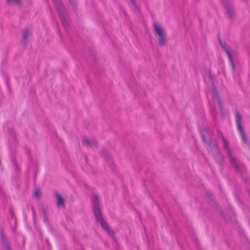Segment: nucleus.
<instances>
[{
	"instance_id": "12",
	"label": "nucleus",
	"mask_w": 250,
	"mask_h": 250,
	"mask_svg": "<svg viewBox=\"0 0 250 250\" xmlns=\"http://www.w3.org/2000/svg\"><path fill=\"white\" fill-rule=\"evenodd\" d=\"M104 157L105 159H106L107 161V164H108V165H109L110 166V168L111 169H114V162H113L112 159L110 157V156H109L108 153L105 154Z\"/></svg>"
},
{
	"instance_id": "5",
	"label": "nucleus",
	"mask_w": 250,
	"mask_h": 250,
	"mask_svg": "<svg viewBox=\"0 0 250 250\" xmlns=\"http://www.w3.org/2000/svg\"><path fill=\"white\" fill-rule=\"evenodd\" d=\"M221 1L225 7L229 18H233L235 15V11L231 2L229 0H221Z\"/></svg>"
},
{
	"instance_id": "6",
	"label": "nucleus",
	"mask_w": 250,
	"mask_h": 250,
	"mask_svg": "<svg viewBox=\"0 0 250 250\" xmlns=\"http://www.w3.org/2000/svg\"><path fill=\"white\" fill-rule=\"evenodd\" d=\"M220 43L222 48L225 50L229 57V60L231 64L232 69H234V63L232 60L231 50L227 47V44L225 42H222L221 40H220Z\"/></svg>"
},
{
	"instance_id": "20",
	"label": "nucleus",
	"mask_w": 250,
	"mask_h": 250,
	"mask_svg": "<svg viewBox=\"0 0 250 250\" xmlns=\"http://www.w3.org/2000/svg\"><path fill=\"white\" fill-rule=\"evenodd\" d=\"M203 138L204 141L205 142L206 141H205V136H203Z\"/></svg>"
},
{
	"instance_id": "7",
	"label": "nucleus",
	"mask_w": 250,
	"mask_h": 250,
	"mask_svg": "<svg viewBox=\"0 0 250 250\" xmlns=\"http://www.w3.org/2000/svg\"><path fill=\"white\" fill-rule=\"evenodd\" d=\"M31 34V31L28 28H26L23 30L21 42L23 46H26L28 37H29Z\"/></svg>"
},
{
	"instance_id": "13",
	"label": "nucleus",
	"mask_w": 250,
	"mask_h": 250,
	"mask_svg": "<svg viewBox=\"0 0 250 250\" xmlns=\"http://www.w3.org/2000/svg\"><path fill=\"white\" fill-rule=\"evenodd\" d=\"M6 1L10 5L20 6L21 4V0H6Z\"/></svg>"
},
{
	"instance_id": "21",
	"label": "nucleus",
	"mask_w": 250,
	"mask_h": 250,
	"mask_svg": "<svg viewBox=\"0 0 250 250\" xmlns=\"http://www.w3.org/2000/svg\"><path fill=\"white\" fill-rule=\"evenodd\" d=\"M32 211H33V212H34V208H32Z\"/></svg>"
},
{
	"instance_id": "14",
	"label": "nucleus",
	"mask_w": 250,
	"mask_h": 250,
	"mask_svg": "<svg viewBox=\"0 0 250 250\" xmlns=\"http://www.w3.org/2000/svg\"><path fill=\"white\" fill-rule=\"evenodd\" d=\"M1 238L3 242V246L6 249V250H10V246L7 242V241L6 239L2 233H1Z\"/></svg>"
},
{
	"instance_id": "22",
	"label": "nucleus",
	"mask_w": 250,
	"mask_h": 250,
	"mask_svg": "<svg viewBox=\"0 0 250 250\" xmlns=\"http://www.w3.org/2000/svg\"><path fill=\"white\" fill-rule=\"evenodd\" d=\"M69 0L70 1H72V0Z\"/></svg>"
},
{
	"instance_id": "4",
	"label": "nucleus",
	"mask_w": 250,
	"mask_h": 250,
	"mask_svg": "<svg viewBox=\"0 0 250 250\" xmlns=\"http://www.w3.org/2000/svg\"><path fill=\"white\" fill-rule=\"evenodd\" d=\"M235 119L237 129L241 135V138L244 143H247V139L244 133L243 127L242 126V116L238 111L236 112Z\"/></svg>"
},
{
	"instance_id": "19",
	"label": "nucleus",
	"mask_w": 250,
	"mask_h": 250,
	"mask_svg": "<svg viewBox=\"0 0 250 250\" xmlns=\"http://www.w3.org/2000/svg\"><path fill=\"white\" fill-rule=\"evenodd\" d=\"M91 168H92V167H91ZM87 172H89V173H90V172H93V170L92 169H91V170H88Z\"/></svg>"
},
{
	"instance_id": "10",
	"label": "nucleus",
	"mask_w": 250,
	"mask_h": 250,
	"mask_svg": "<svg viewBox=\"0 0 250 250\" xmlns=\"http://www.w3.org/2000/svg\"><path fill=\"white\" fill-rule=\"evenodd\" d=\"M55 196L57 199V205L59 207H64V200L63 198L61 196L60 193L56 192L55 193Z\"/></svg>"
},
{
	"instance_id": "16",
	"label": "nucleus",
	"mask_w": 250,
	"mask_h": 250,
	"mask_svg": "<svg viewBox=\"0 0 250 250\" xmlns=\"http://www.w3.org/2000/svg\"><path fill=\"white\" fill-rule=\"evenodd\" d=\"M35 196L38 198H40L41 192L39 190L36 189L35 191Z\"/></svg>"
},
{
	"instance_id": "18",
	"label": "nucleus",
	"mask_w": 250,
	"mask_h": 250,
	"mask_svg": "<svg viewBox=\"0 0 250 250\" xmlns=\"http://www.w3.org/2000/svg\"><path fill=\"white\" fill-rule=\"evenodd\" d=\"M62 23L65 26V25H67L66 22L64 21H62Z\"/></svg>"
},
{
	"instance_id": "3",
	"label": "nucleus",
	"mask_w": 250,
	"mask_h": 250,
	"mask_svg": "<svg viewBox=\"0 0 250 250\" xmlns=\"http://www.w3.org/2000/svg\"><path fill=\"white\" fill-rule=\"evenodd\" d=\"M222 141L223 142V145L224 147L226 149L228 154L229 156V157L232 163L233 164L236 170L240 172V174H242V170H241V167L239 166V165L237 163L235 159L232 156L231 150L230 148L229 147V144L228 142V141L223 137L222 136Z\"/></svg>"
},
{
	"instance_id": "2",
	"label": "nucleus",
	"mask_w": 250,
	"mask_h": 250,
	"mask_svg": "<svg viewBox=\"0 0 250 250\" xmlns=\"http://www.w3.org/2000/svg\"><path fill=\"white\" fill-rule=\"evenodd\" d=\"M153 27L155 33L159 36L158 42L160 46H164L167 44L166 33L163 27L159 23H153Z\"/></svg>"
},
{
	"instance_id": "9",
	"label": "nucleus",
	"mask_w": 250,
	"mask_h": 250,
	"mask_svg": "<svg viewBox=\"0 0 250 250\" xmlns=\"http://www.w3.org/2000/svg\"><path fill=\"white\" fill-rule=\"evenodd\" d=\"M83 144L86 146L96 147L97 142L95 139L89 140L86 137L83 138Z\"/></svg>"
},
{
	"instance_id": "11",
	"label": "nucleus",
	"mask_w": 250,
	"mask_h": 250,
	"mask_svg": "<svg viewBox=\"0 0 250 250\" xmlns=\"http://www.w3.org/2000/svg\"><path fill=\"white\" fill-rule=\"evenodd\" d=\"M53 3L55 6L57 7L59 14H62L63 12V7L62 3L58 0H53Z\"/></svg>"
},
{
	"instance_id": "15",
	"label": "nucleus",
	"mask_w": 250,
	"mask_h": 250,
	"mask_svg": "<svg viewBox=\"0 0 250 250\" xmlns=\"http://www.w3.org/2000/svg\"><path fill=\"white\" fill-rule=\"evenodd\" d=\"M42 212L43 213V221L45 223H48V217H47V216L46 214V211H45V210L44 209V208H42Z\"/></svg>"
},
{
	"instance_id": "8",
	"label": "nucleus",
	"mask_w": 250,
	"mask_h": 250,
	"mask_svg": "<svg viewBox=\"0 0 250 250\" xmlns=\"http://www.w3.org/2000/svg\"><path fill=\"white\" fill-rule=\"evenodd\" d=\"M212 93L213 95V97L215 101L216 104H218L219 108L221 110L223 109V106L221 103V101L219 97L218 92L215 88H213L212 89Z\"/></svg>"
},
{
	"instance_id": "1",
	"label": "nucleus",
	"mask_w": 250,
	"mask_h": 250,
	"mask_svg": "<svg viewBox=\"0 0 250 250\" xmlns=\"http://www.w3.org/2000/svg\"><path fill=\"white\" fill-rule=\"evenodd\" d=\"M92 201L93 203V212L97 221L100 223L103 229H104L109 235L112 236L113 235V231L110 229L107 222L102 216L100 207V199L98 196L96 194H93Z\"/></svg>"
},
{
	"instance_id": "17",
	"label": "nucleus",
	"mask_w": 250,
	"mask_h": 250,
	"mask_svg": "<svg viewBox=\"0 0 250 250\" xmlns=\"http://www.w3.org/2000/svg\"><path fill=\"white\" fill-rule=\"evenodd\" d=\"M130 1L134 6H136L135 0H130Z\"/></svg>"
}]
</instances>
